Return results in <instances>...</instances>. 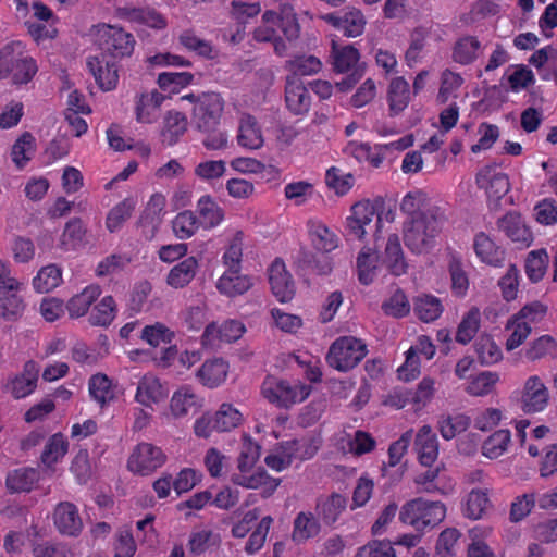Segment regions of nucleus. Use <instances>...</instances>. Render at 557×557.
I'll return each mask as SVG.
<instances>
[{
	"mask_svg": "<svg viewBox=\"0 0 557 557\" xmlns=\"http://www.w3.org/2000/svg\"><path fill=\"white\" fill-rule=\"evenodd\" d=\"M101 294L102 288L99 284L92 283L84 287L79 293L73 295L67 300L65 309L69 317L71 319H78L86 315Z\"/></svg>",
	"mask_w": 557,
	"mask_h": 557,
	"instance_id": "21",
	"label": "nucleus"
},
{
	"mask_svg": "<svg viewBox=\"0 0 557 557\" xmlns=\"http://www.w3.org/2000/svg\"><path fill=\"white\" fill-rule=\"evenodd\" d=\"M87 69L102 91H111L119 84V62L110 59L108 54L99 53L87 58Z\"/></svg>",
	"mask_w": 557,
	"mask_h": 557,
	"instance_id": "10",
	"label": "nucleus"
},
{
	"mask_svg": "<svg viewBox=\"0 0 557 557\" xmlns=\"http://www.w3.org/2000/svg\"><path fill=\"white\" fill-rule=\"evenodd\" d=\"M69 451V441L63 433L58 432L52 434L40 455V461L49 469H52L59 461H61Z\"/></svg>",
	"mask_w": 557,
	"mask_h": 557,
	"instance_id": "38",
	"label": "nucleus"
},
{
	"mask_svg": "<svg viewBox=\"0 0 557 557\" xmlns=\"http://www.w3.org/2000/svg\"><path fill=\"white\" fill-rule=\"evenodd\" d=\"M491 507L488 490L473 488L462 503V513L469 519L479 520L486 515Z\"/></svg>",
	"mask_w": 557,
	"mask_h": 557,
	"instance_id": "32",
	"label": "nucleus"
},
{
	"mask_svg": "<svg viewBox=\"0 0 557 557\" xmlns=\"http://www.w3.org/2000/svg\"><path fill=\"white\" fill-rule=\"evenodd\" d=\"M308 232L312 245L323 252H330L337 247L338 238L334 232L322 222L311 220L308 223Z\"/></svg>",
	"mask_w": 557,
	"mask_h": 557,
	"instance_id": "41",
	"label": "nucleus"
},
{
	"mask_svg": "<svg viewBox=\"0 0 557 557\" xmlns=\"http://www.w3.org/2000/svg\"><path fill=\"white\" fill-rule=\"evenodd\" d=\"M165 96L157 89L136 95L135 116L138 123L151 124L160 116V109Z\"/></svg>",
	"mask_w": 557,
	"mask_h": 557,
	"instance_id": "17",
	"label": "nucleus"
},
{
	"mask_svg": "<svg viewBox=\"0 0 557 557\" xmlns=\"http://www.w3.org/2000/svg\"><path fill=\"white\" fill-rule=\"evenodd\" d=\"M199 225L198 218L190 210L180 212L172 221V230L180 239H188L194 236Z\"/></svg>",
	"mask_w": 557,
	"mask_h": 557,
	"instance_id": "61",
	"label": "nucleus"
},
{
	"mask_svg": "<svg viewBox=\"0 0 557 557\" xmlns=\"http://www.w3.org/2000/svg\"><path fill=\"white\" fill-rule=\"evenodd\" d=\"M26 305L18 290L8 292L0 296V318L5 321L18 320L24 311Z\"/></svg>",
	"mask_w": 557,
	"mask_h": 557,
	"instance_id": "57",
	"label": "nucleus"
},
{
	"mask_svg": "<svg viewBox=\"0 0 557 557\" xmlns=\"http://www.w3.org/2000/svg\"><path fill=\"white\" fill-rule=\"evenodd\" d=\"M269 282L272 293L278 301L292 300L295 295V283L282 260L276 259L272 262L269 269Z\"/></svg>",
	"mask_w": 557,
	"mask_h": 557,
	"instance_id": "16",
	"label": "nucleus"
},
{
	"mask_svg": "<svg viewBox=\"0 0 557 557\" xmlns=\"http://www.w3.org/2000/svg\"><path fill=\"white\" fill-rule=\"evenodd\" d=\"M39 368L34 360H28L23 367L22 373L10 382V392L15 399L25 398L37 387Z\"/></svg>",
	"mask_w": 557,
	"mask_h": 557,
	"instance_id": "24",
	"label": "nucleus"
},
{
	"mask_svg": "<svg viewBox=\"0 0 557 557\" xmlns=\"http://www.w3.org/2000/svg\"><path fill=\"white\" fill-rule=\"evenodd\" d=\"M117 314V305L113 296L107 295L95 304L88 315L92 326L109 327Z\"/></svg>",
	"mask_w": 557,
	"mask_h": 557,
	"instance_id": "37",
	"label": "nucleus"
},
{
	"mask_svg": "<svg viewBox=\"0 0 557 557\" xmlns=\"http://www.w3.org/2000/svg\"><path fill=\"white\" fill-rule=\"evenodd\" d=\"M478 359L483 366H492L503 359V351L491 335L482 334L474 343Z\"/></svg>",
	"mask_w": 557,
	"mask_h": 557,
	"instance_id": "46",
	"label": "nucleus"
},
{
	"mask_svg": "<svg viewBox=\"0 0 557 557\" xmlns=\"http://www.w3.org/2000/svg\"><path fill=\"white\" fill-rule=\"evenodd\" d=\"M476 257L485 264L499 268L505 261V251L485 233H479L473 240Z\"/></svg>",
	"mask_w": 557,
	"mask_h": 557,
	"instance_id": "27",
	"label": "nucleus"
},
{
	"mask_svg": "<svg viewBox=\"0 0 557 557\" xmlns=\"http://www.w3.org/2000/svg\"><path fill=\"white\" fill-rule=\"evenodd\" d=\"M37 72L36 61L21 40H13L0 49V78L10 79L13 85H26Z\"/></svg>",
	"mask_w": 557,
	"mask_h": 557,
	"instance_id": "2",
	"label": "nucleus"
},
{
	"mask_svg": "<svg viewBox=\"0 0 557 557\" xmlns=\"http://www.w3.org/2000/svg\"><path fill=\"white\" fill-rule=\"evenodd\" d=\"M510 443V431L507 429H499L485 438L481 447V453L488 459H497L508 450Z\"/></svg>",
	"mask_w": 557,
	"mask_h": 557,
	"instance_id": "45",
	"label": "nucleus"
},
{
	"mask_svg": "<svg viewBox=\"0 0 557 557\" xmlns=\"http://www.w3.org/2000/svg\"><path fill=\"white\" fill-rule=\"evenodd\" d=\"M463 83L465 79L461 74L450 69H445L440 76V88L436 100L440 103H446L449 99L457 98Z\"/></svg>",
	"mask_w": 557,
	"mask_h": 557,
	"instance_id": "47",
	"label": "nucleus"
},
{
	"mask_svg": "<svg viewBox=\"0 0 557 557\" xmlns=\"http://www.w3.org/2000/svg\"><path fill=\"white\" fill-rule=\"evenodd\" d=\"M524 356L529 361H537L544 358L557 357V342L550 335H542L532 341L524 349Z\"/></svg>",
	"mask_w": 557,
	"mask_h": 557,
	"instance_id": "49",
	"label": "nucleus"
},
{
	"mask_svg": "<svg viewBox=\"0 0 557 557\" xmlns=\"http://www.w3.org/2000/svg\"><path fill=\"white\" fill-rule=\"evenodd\" d=\"M321 18L347 37L361 35L366 26V18L362 12L355 8H347L337 13L324 14Z\"/></svg>",
	"mask_w": 557,
	"mask_h": 557,
	"instance_id": "14",
	"label": "nucleus"
},
{
	"mask_svg": "<svg viewBox=\"0 0 557 557\" xmlns=\"http://www.w3.org/2000/svg\"><path fill=\"white\" fill-rule=\"evenodd\" d=\"M382 202L381 199L374 201L363 199L356 202L350 209V214L346 218L348 234L359 240L363 239L367 234L366 226L371 224Z\"/></svg>",
	"mask_w": 557,
	"mask_h": 557,
	"instance_id": "11",
	"label": "nucleus"
},
{
	"mask_svg": "<svg viewBox=\"0 0 557 557\" xmlns=\"http://www.w3.org/2000/svg\"><path fill=\"white\" fill-rule=\"evenodd\" d=\"M263 24L253 32V39L257 41H271L275 38L277 29L288 39H295L299 34V26L290 8H283L281 14L267 11L263 14Z\"/></svg>",
	"mask_w": 557,
	"mask_h": 557,
	"instance_id": "7",
	"label": "nucleus"
},
{
	"mask_svg": "<svg viewBox=\"0 0 557 557\" xmlns=\"http://www.w3.org/2000/svg\"><path fill=\"white\" fill-rule=\"evenodd\" d=\"M223 106L216 95L199 97L194 107V120L198 129L210 132L220 123Z\"/></svg>",
	"mask_w": 557,
	"mask_h": 557,
	"instance_id": "13",
	"label": "nucleus"
},
{
	"mask_svg": "<svg viewBox=\"0 0 557 557\" xmlns=\"http://www.w3.org/2000/svg\"><path fill=\"white\" fill-rule=\"evenodd\" d=\"M547 265L548 255L546 250L540 249L530 251L525 259L524 267L528 278L533 283H537L544 277Z\"/></svg>",
	"mask_w": 557,
	"mask_h": 557,
	"instance_id": "60",
	"label": "nucleus"
},
{
	"mask_svg": "<svg viewBox=\"0 0 557 557\" xmlns=\"http://www.w3.org/2000/svg\"><path fill=\"white\" fill-rule=\"evenodd\" d=\"M499 382V373L495 371H482L469 377L465 386V392L473 397H485L496 392Z\"/></svg>",
	"mask_w": 557,
	"mask_h": 557,
	"instance_id": "30",
	"label": "nucleus"
},
{
	"mask_svg": "<svg viewBox=\"0 0 557 557\" xmlns=\"http://www.w3.org/2000/svg\"><path fill=\"white\" fill-rule=\"evenodd\" d=\"M62 282V270L55 264L42 267L33 278V286L38 293H49Z\"/></svg>",
	"mask_w": 557,
	"mask_h": 557,
	"instance_id": "54",
	"label": "nucleus"
},
{
	"mask_svg": "<svg viewBox=\"0 0 557 557\" xmlns=\"http://www.w3.org/2000/svg\"><path fill=\"white\" fill-rule=\"evenodd\" d=\"M506 329L510 331L506 341L508 351L518 348L531 334V326L528 325V321L520 319L517 314L508 320Z\"/></svg>",
	"mask_w": 557,
	"mask_h": 557,
	"instance_id": "64",
	"label": "nucleus"
},
{
	"mask_svg": "<svg viewBox=\"0 0 557 557\" xmlns=\"http://www.w3.org/2000/svg\"><path fill=\"white\" fill-rule=\"evenodd\" d=\"M166 396L161 381L153 374H145L137 383L135 400L145 407H152Z\"/></svg>",
	"mask_w": 557,
	"mask_h": 557,
	"instance_id": "26",
	"label": "nucleus"
},
{
	"mask_svg": "<svg viewBox=\"0 0 557 557\" xmlns=\"http://www.w3.org/2000/svg\"><path fill=\"white\" fill-rule=\"evenodd\" d=\"M481 325V312L478 307L470 308L462 317L456 332V342L466 345L478 333Z\"/></svg>",
	"mask_w": 557,
	"mask_h": 557,
	"instance_id": "51",
	"label": "nucleus"
},
{
	"mask_svg": "<svg viewBox=\"0 0 557 557\" xmlns=\"http://www.w3.org/2000/svg\"><path fill=\"white\" fill-rule=\"evenodd\" d=\"M425 470L414 476V483L420 487L421 492L438 493L442 495L450 494L454 491L455 484L451 479L441 474V468L435 467Z\"/></svg>",
	"mask_w": 557,
	"mask_h": 557,
	"instance_id": "23",
	"label": "nucleus"
},
{
	"mask_svg": "<svg viewBox=\"0 0 557 557\" xmlns=\"http://www.w3.org/2000/svg\"><path fill=\"white\" fill-rule=\"evenodd\" d=\"M400 211L407 215L406 219L418 218L430 209H441L431 205L428 194L421 189L408 191L400 201Z\"/></svg>",
	"mask_w": 557,
	"mask_h": 557,
	"instance_id": "36",
	"label": "nucleus"
},
{
	"mask_svg": "<svg viewBox=\"0 0 557 557\" xmlns=\"http://www.w3.org/2000/svg\"><path fill=\"white\" fill-rule=\"evenodd\" d=\"M166 461V455L161 447L151 443H139L135 446L127 460L131 472L139 475H150Z\"/></svg>",
	"mask_w": 557,
	"mask_h": 557,
	"instance_id": "8",
	"label": "nucleus"
},
{
	"mask_svg": "<svg viewBox=\"0 0 557 557\" xmlns=\"http://www.w3.org/2000/svg\"><path fill=\"white\" fill-rule=\"evenodd\" d=\"M90 397L101 407L113 400L114 389L111 380L102 373L92 375L88 382Z\"/></svg>",
	"mask_w": 557,
	"mask_h": 557,
	"instance_id": "53",
	"label": "nucleus"
},
{
	"mask_svg": "<svg viewBox=\"0 0 557 557\" xmlns=\"http://www.w3.org/2000/svg\"><path fill=\"white\" fill-rule=\"evenodd\" d=\"M312 386L300 381L290 383L285 380L268 377L262 384V395L270 403L282 408H289L306 400Z\"/></svg>",
	"mask_w": 557,
	"mask_h": 557,
	"instance_id": "5",
	"label": "nucleus"
},
{
	"mask_svg": "<svg viewBox=\"0 0 557 557\" xmlns=\"http://www.w3.org/2000/svg\"><path fill=\"white\" fill-rule=\"evenodd\" d=\"M492 534L490 527H475L470 530L471 543L468 547L467 557H495L492 548L483 541V539Z\"/></svg>",
	"mask_w": 557,
	"mask_h": 557,
	"instance_id": "59",
	"label": "nucleus"
},
{
	"mask_svg": "<svg viewBox=\"0 0 557 557\" xmlns=\"http://www.w3.org/2000/svg\"><path fill=\"white\" fill-rule=\"evenodd\" d=\"M320 533V523L310 511H300L294 519L292 540L302 544Z\"/></svg>",
	"mask_w": 557,
	"mask_h": 557,
	"instance_id": "34",
	"label": "nucleus"
},
{
	"mask_svg": "<svg viewBox=\"0 0 557 557\" xmlns=\"http://www.w3.org/2000/svg\"><path fill=\"white\" fill-rule=\"evenodd\" d=\"M358 278L361 284H371L379 271V256L370 247H363L356 261Z\"/></svg>",
	"mask_w": 557,
	"mask_h": 557,
	"instance_id": "42",
	"label": "nucleus"
},
{
	"mask_svg": "<svg viewBox=\"0 0 557 557\" xmlns=\"http://www.w3.org/2000/svg\"><path fill=\"white\" fill-rule=\"evenodd\" d=\"M193 79L194 75L189 72H162L158 75L157 83L162 91L178 94L190 85Z\"/></svg>",
	"mask_w": 557,
	"mask_h": 557,
	"instance_id": "58",
	"label": "nucleus"
},
{
	"mask_svg": "<svg viewBox=\"0 0 557 557\" xmlns=\"http://www.w3.org/2000/svg\"><path fill=\"white\" fill-rule=\"evenodd\" d=\"M443 310L442 301L433 295L424 294L414 298L413 312L418 319L425 323L437 320Z\"/></svg>",
	"mask_w": 557,
	"mask_h": 557,
	"instance_id": "44",
	"label": "nucleus"
},
{
	"mask_svg": "<svg viewBox=\"0 0 557 557\" xmlns=\"http://www.w3.org/2000/svg\"><path fill=\"white\" fill-rule=\"evenodd\" d=\"M534 83L532 70L524 64L509 65L502 78V85L512 92H520Z\"/></svg>",
	"mask_w": 557,
	"mask_h": 557,
	"instance_id": "31",
	"label": "nucleus"
},
{
	"mask_svg": "<svg viewBox=\"0 0 557 557\" xmlns=\"http://www.w3.org/2000/svg\"><path fill=\"white\" fill-rule=\"evenodd\" d=\"M499 230L503 231L512 242L523 247L532 243V233L524 224L522 216L517 212H509L498 221Z\"/></svg>",
	"mask_w": 557,
	"mask_h": 557,
	"instance_id": "28",
	"label": "nucleus"
},
{
	"mask_svg": "<svg viewBox=\"0 0 557 557\" xmlns=\"http://www.w3.org/2000/svg\"><path fill=\"white\" fill-rule=\"evenodd\" d=\"M285 102L287 109L295 115H301L309 111L311 97L308 89L295 76H288L285 86Z\"/></svg>",
	"mask_w": 557,
	"mask_h": 557,
	"instance_id": "20",
	"label": "nucleus"
},
{
	"mask_svg": "<svg viewBox=\"0 0 557 557\" xmlns=\"http://www.w3.org/2000/svg\"><path fill=\"white\" fill-rule=\"evenodd\" d=\"M187 117L178 111H169L164 116L162 137L169 146L175 145L187 131Z\"/></svg>",
	"mask_w": 557,
	"mask_h": 557,
	"instance_id": "43",
	"label": "nucleus"
},
{
	"mask_svg": "<svg viewBox=\"0 0 557 557\" xmlns=\"http://www.w3.org/2000/svg\"><path fill=\"white\" fill-rule=\"evenodd\" d=\"M136 201L128 197L116 203L107 214L106 227L110 233L121 230L135 210Z\"/></svg>",
	"mask_w": 557,
	"mask_h": 557,
	"instance_id": "50",
	"label": "nucleus"
},
{
	"mask_svg": "<svg viewBox=\"0 0 557 557\" xmlns=\"http://www.w3.org/2000/svg\"><path fill=\"white\" fill-rule=\"evenodd\" d=\"M382 263L391 274L400 276L407 273L408 262L397 234H389L382 253Z\"/></svg>",
	"mask_w": 557,
	"mask_h": 557,
	"instance_id": "22",
	"label": "nucleus"
},
{
	"mask_svg": "<svg viewBox=\"0 0 557 557\" xmlns=\"http://www.w3.org/2000/svg\"><path fill=\"white\" fill-rule=\"evenodd\" d=\"M410 102V88L404 77H395L387 87V103L391 116L400 114Z\"/></svg>",
	"mask_w": 557,
	"mask_h": 557,
	"instance_id": "29",
	"label": "nucleus"
},
{
	"mask_svg": "<svg viewBox=\"0 0 557 557\" xmlns=\"http://www.w3.org/2000/svg\"><path fill=\"white\" fill-rule=\"evenodd\" d=\"M470 425V418L463 413L454 416H442L437 421V429L442 437L446 441L465 432Z\"/></svg>",
	"mask_w": 557,
	"mask_h": 557,
	"instance_id": "56",
	"label": "nucleus"
},
{
	"mask_svg": "<svg viewBox=\"0 0 557 557\" xmlns=\"http://www.w3.org/2000/svg\"><path fill=\"white\" fill-rule=\"evenodd\" d=\"M549 391L544 380L533 374L525 379L520 391L521 408L527 413L542 412L548 405Z\"/></svg>",
	"mask_w": 557,
	"mask_h": 557,
	"instance_id": "9",
	"label": "nucleus"
},
{
	"mask_svg": "<svg viewBox=\"0 0 557 557\" xmlns=\"http://www.w3.org/2000/svg\"><path fill=\"white\" fill-rule=\"evenodd\" d=\"M445 516L446 508L443 503L419 497L404 504L399 520L418 531H423L442 522Z\"/></svg>",
	"mask_w": 557,
	"mask_h": 557,
	"instance_id": "4",
	"label": "nucleus"
},
{
	"mask_svg": "<svg viewBox=\"0 0 557 557\" xmlns=\"http://www.w3.org/2000/svg\"><path fill=\"white\" fill-rule=\"evenodd\" d=\"M479 188L484 189L490 201L497 202L510 189L507 174L498 171L493 165H485L479 170L475 177Z\"/></svg>",
	"mask_w": 557,
	"mask_h": 557,
	"instance_id": "12",
	"label": "nucleus"
},
{
	"mask_svg": "<svg viewBox=\"0 0 557 557\" xmlns=\"http://www.w3.org/2000/svg\"><path fill=\"white\" fill-rule=\"evenodd\" d=\"M37 481V471L33 468L15 469L7 475L5 484L10 492H29Z\"/></svg>",
	"mask_w": 557,
	"mask_h": 557,
	"instance_id": "52",
	"label": "nucleus"
},
{
	"mask_svg": "<svg viewBox=\"0 0 557 557\" xmlns=\"http://www.w3.org/2000/svg\"><path fill=\"white\" fill-rule=\"evenodd\" d=\"M198 268L199 263L195 257L183 259L168 273V285L175 289L187 286L195 278Z\"/></svg>",
	"mask_w": 557,
	"mask_h": 557,
	"instance_id": "33",
	"label": "nucleus"
},
{
	"mask_svg": "<svg viewBox=\"0 0 557 557\" xmlns=\"http://www.w3.org/2000/svg\"><path fill=\"white\" fill-rule=\"evenodd\" d=\"M413 448L421 466L432 467L438 457V441L430 425L421 426L414 437Z\"/></svg>",
	"mask_w": 557,
	"mask_h": 557,
	"instance_id": "19",
	"label": "nucleus"
},
{
	"mask_svg": "<svg viewBox=\"0 0 557 557\" xmlns=\"http://www.w3.org/2000/svg\"><path fill=\"white\" fill-rule=\"evenodd\" d=\"M221 537L210 529L194 530L188 539L187 548L190 555L200 556L210 547L218 546Z\"/></svg>",
	"mask_w": 557,
	"mask_h": 557,
	"instance_id": "48",
	"label": "nucleus"
},
{
	"mask_svg": "<svg viewBox=\"0 0 557 557\" xmlns=\"http://www.w3.org/2000/svg\"><path fill=\"white\" fill-rule=\"evenodd\" d=\"M320 448V440L315 436H307L287 441V449H290L295 460L311 459Z\"/></svg>",
	"mask_w": 557,
	"mask_h": 557,
	"instance_id": "63",
	"label": "nucleus"
},
{
	"mask_svg": "<svg viewBox=\"0 0 557 557\" xmlns=\"http://www.w3.org/2000/svg\"><path fill=\"white\" fill-rule=\"evenodd\" d=\"M199 223L207 230L216 227L224 219V210L210 195L201 196L197 201Z\"/></svg>",
	"mask_w": 557,
	"mask_h": 557,
	"instance_id": "39",
	"label": "nucleus"
},
{
	"mask_svg": "<svg viewBox=\"0 0 557 557\" xmlns=\"http://www.w3.org/2000/svg\"><path fill=\"white\" fill-rule=\"evenodd\" d=\"M445 221L441 209H430L418 218L406 219L403 223V240L413 255L429 253L436 245Z\"/></svg>",
	"mask_w": 557,
	"mask_h": 557,
	"instance_id": "1",
	"label": "nucleus"
},
{
	"mask_svg": "<svg viewBox=\"0 0 557 557\" xmlns=\"http://www.w3.org/2000/svg\"><path fill=\"white\" fill-rule=\"evenodd\" d=\"M202 406L203 398L190 385L180 386L170 399V412L175 419L184 418L189 413L195 414Z\"/></svg>",
	"mask_w": 557,
	"mask_h": 557,
	"instance_id": "15",
	"label": "nucleus"
},
{
	"mask_svg": "<svg viewBox=\"0 0 557 557\" xmlns=\"http://www.w3.org/2000/svg\"><path fill=\"white\" fill-rule=\"evenodd\" d=\"M96 41L100 53L108 54L116 62L131 58L136 45L132 33L121 26L106 23L96 26Z\"/></svg>",
	"mask_w": 557,
	"mask_h": 557,
	"instance_id": "3",
	"label": "nucleus"
},
{
	"mask_svg": "<svg viewBox=\"0 0 557 557\" xmlns=\"http://www.w3.org/2000/svg\"><path fill=\"white\" fill-rule=\"evenodd\" d=\"M483 53V46L478 37L465 35L459 37L451 48V59L460 65L474 63Z\"/></svg>",
	"mask_w": 557,
	"mask_h": 557,
	"instance_id": "25",
	"label": "nucleus"
},
{
	"mask_svg": "<svg viewBox=\"0 0 557 557\" xmlns=\"http://www.w3.org/2000/svg\"><path fill=\"white\" fill-rule=\"evenodd\" d=\"M57 530L67 536H77L83 529V521L77 507L70 502L59 503L53 511Z\"/></svg>",
	"mask_w": 557,
	"mask_h": 557,
	"instance_id": "18",
	"label": "nucleus"
},
{
	"mask_svg": "<svg viewBox=\"0 0 557 557\" xmlns=\"http://www.w3.org/2000/svg\"><path fill=\"white\" fill-rule=\"evenodd\" d=\"M34 150L35 138L30 133L25 132L17 138L12 147V161L18 169H23L32 159Z\"/></svg>",
	"mask_w": 557,
	"mask_h": 557,
	"instance_id": "62",
	"label": "nucleus"
},
{
	"mask_svg": "<svg viewBox=\"0 0 557 557\" xmlns=\"http://www.w3.org/2000/svg\"><path fill=\"white\" fill-rule=\"evenodd\" d=\"M178 42L186 50L207 60H214L219 55L218 49L209 40L198 37L193 29L182 32L178 36Z\"/></svg>",
	"mask_w": 557,
	"mask_h": 557,
	"instance_id": "40",
	"label": "nucleus"
},
{
	"mask_svg": "<svg viewBox=\"0 0 557 557\" xmlns=\"http://www.w3.org/2000/svg\"><path fill=\"white\" fill-rule=\"evenodd\" d=\"M220 294L233 298L244 294V276L239 269H226L216 282Z\"/></svg>",
	"mask_w": 557,
	"mask_h": 557,
	"instance_id": "55",
	"label": "nucleus"
},
{
	"mask_svg": "<svg viewBox=\"0 0 557 557\" xmlns=\"http://www.w3.org/2000/svg\"><path fill=\"white\" fill-rule=\"evenodd\" d=\"M228 364L223 359L215 358L207 360L197 371V377L200 383L209 388H214L222 384L227 375Z\"/></svg>",
	"mask_w": 557,
	"mask_h": 557,
	"instance_id": "35",
	"label": "nucleus"
},
{
	"mask_svg": "<svg viewBox=\"0 0 557 557\" xmlns=\"http://www.w3.org/2000/svg\"><path fill=\"white\" fill-rule=\"evenodd\" d=\"M367 352V345L361 339L354 336H342L330 346L326 362L339 372H347L355 368Z\"/></svg>",
	"mask_w": 557,
	"mask_h": 557,
	"instance_id": "6",
	"label": "nucleus"
}]
</instances>
